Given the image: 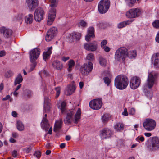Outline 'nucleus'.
<instances>
[{"label":"nucleus","instance_id":"f257e3e1","mask_svg":"<svg viewBox=\"0 0 159 159\" xmlns=\"http://www.w3.org/2000/svg\"><path fill=\"white\" fill-rule=\"evenodd\" d=\"M75 111L74 110H69L67 111L66 116L64 119V123L66 124H71L73 121L75 124L78 123L80 119L81 115V110L80 108H78L74 116V119L73 118V115Z\"/></svg>","mask_w":159,"mask_h":159},{"label":"nucleus","instance_id":"f03ea898","mask_svg":"<svg viewBox=\"0 0 159 159\" xmlns=\"http://www.w3.org/2000/svg\"><path fill=\"white\" fill-rule=\"evenodd\" d=\"M128 82V79L125 76L119 75L115 79V85L118 89H123L127 87Z\"/></svg>","mask_w":159,"mask_h":159},{"label":"nucleus","instance_id":"7ed1b4c3","mask_svg":"<svg viewBox=\"0 0 159 159\" xmlns=\"http://www.w3.org/2000/svg\"><path fill=\"white\" fill-rule=\"evenodd\" d=\"M127 55L128 49L125 47H121L116 51L115 58L118 61H124Z\"/></svg>","mask_w":159,"mask_h":159},{"label":"nucleus","instance_id":"20e7f679","mask_svg":"<svg viewBox=\"0 0 159 159\" xmlns=\"http://www.w3.org/2000/svg\"><path fill=\"white\" fill-rule=\"evenodd\" d=\"M110 4L109 0H101L98 5L99 12L101 14L105 13L108 11Z\"/></svg>","mask_w":159,"mask_h":159},{"label":"nucleus","instance_id":"39448f33","mask_svg":"<svg viewBox=\"0 0 159 159\" xmlns=\"http://www.w3.org/2000/svg\"><path fill=\"white\" fill-rule=\"evenodd\" d=\"M143 126L145 129L147 131H151L153 130L156 126L155 121L151 119H146L143 123Z\"/></svg>","mask_w":159,"mask_h":159},{"label":"nucleus","instance_id":"423d86ee","mask_svg":"<svg viewBox=\"0 0 159 159\" xmlns=\"http://www.w3.org/2000/svg\"><path fill=\"white\" fill-rule=\"evenodd\" d=\"M40 53V50L38 48H35L30 51L29 58L31 62L35 61L38 58Z\"/></svg>","mask_w":159,"mask_h":159},{"label":"nucleus","instance_id":"0eeeda50","mask_svg":"<svg viewBox=\"0 0 159 159\" xmlns=\"http://www.w3.org/2000/svg\"><path fill=\"white\" fill-rule=\"evenodd\" d=\"M93 68V64L91 62L85 63L80 68L81 73L84 75H87L92 71Z\"/></svg>","mask_w":159,"mask_h":159},{"label":"nucleus","instance_id":"6e6552de","mask_svg":"<svg viewBox=\"0 0 159 159\" xmlns=\"http://www.w3.org/2000/svg\"><path fill=\"white\" fill-rule=\"evenodd\" d=\"M102 105V102L101 98L92 100L89 103L90 107L94 110H98L100 109Z\"/></svg>","mask_w":159,"mask_h":159},{"label":"nucleus","instance_id":"1a4fd4ad","mask_svg":"<svg viewBox=\"0 0 159 159\" xmlns=\"http://www.w3.org/2000/svg\"><path fill=\"white\" fill-rule=\"evenodd\" d=\"M157 75V74L154 71L151 72L149 73L146 83V86L148 88H151L153 85Z\"/></svg>","mask_w":159,"mask_h":159},{"label":"nucleus","instance_id":"9d476101","mask_svg":"<svg viewBox=\"0 0 159 159\" xmlns=\"http://www.w3.org/2000/svg\"><path fill=\"white\" fill-rule=\"evenodd\" d=\"M44 11L41 8H37L35 11L34 18L35 20L38 22H40L43 19Z\"/></svg>","mask_w":159,"mask_h":159},{"label":"nucleus","instance_id":"9b49d317","mask_svg":"<svg viewBox=\"0 0 159 159\" xmlns=\"http://www.w3.org/2000/svg\"><path fill=\"white\" fill-rule=\"evenodd\" d=\"M141 11L139 8H133L129 10L126 14V16L129 18H135L140 16Z\"/></svg>","mask_w":159,"mask_h":159},{"label":"nucleus","instance_id":"f8f14e48","mask_svg":"<svg viewBox=\"0 0 159 159\" xmlns=\"http://www.w3.org/2000/svg\"><path fill=\"white\" fill-rule=\"evenodd\" d=\"M26 4L30 11H33L39 4L38 0H26Z\"/></svg>","mask_w":159,"mask_h":159},{"label":"nucleus","instance_id":"ddd939ff","mask_svg":"<svg viewBox=\"0 0 159 159\" xmlns=\"http://www.w3.org/2000/svg\"><path fill=\"white\" fill-rule=\"evenodd\" d=\"M130 83L131 88L134 89L137 88L140 84L141 80L139 77L134 76L131 79Z\"/></svg>","mask_w":159,"mask_h":159},{"label":"nucleus","instance_id":"4468645a","mask_svg":"<svg viewBox=\"0 0 159 159\" xmlns=\"http://www.w3.org/2000/svg\"><path fill=\"white\" fill-rule=\"evenodd\" d=\"M151 145L150 148L153 150L159 149V138L156 137H152V138Z\"/></svg>","mask_w":159,"mask_h":159},{"label":"nucleus","instance_id":"2eb2a0df","mask_svg":"<svg viewBox=\"0 0 159 159\" xmlns=\"http://www.w3.org/2000/svg\"><path fill=\"white\" fill-rule=\"evenodd\" d=\"M112 133L111 130L107 128H105L100 131V136L102 139L110 137Z\"/></svg>","mask_w":159,"mask_h":159},{"label":"nucleus","instance_id":"dca6fc26","mask_svg":"<svg viewBox=\"0 0 159 159\" xmlns=\"http://www.w3.org/2000/svg\"><path fill=\"white\" fill-rule=\"evenodd\" d=\"M84 48L86 50L91 51H94L96 50L97 48V43L96 42L94 41L89 44L85 43L84 45Z\"/></svg>","mask_w":159,"mask_h":159},{"label":"nucleus","instance_id":"f3484780","mask_svg":"<svg viewBox=\"0 0 159 159\" xmlns=\"http://www.w3.org/2000/svg\"><path fill=\"white\" fill-rule=\"evenodd\" d=\"M152 62L154 67L159 68V53H156L153 54L152 57Z\"/></svg>","mask_w":159,"mask_h":159},{"label":"nucleus","instance_id":"a211bd4d","mask_svg":"<svg viewBox=\"0 0 159 159\" xmlns=\"http://www.w3.org/2000/svg\"><path fill=\"white\" fill-rule=\"evenodd\" d=\"M0 33H3L4 37L8 38L11 36L12 31L11 29L2 27L0 28Z\"/></svg>","mask_w":159,"mask_h":159},{"label":"nucleus","instance_id":"6ab92c4d","mask_svg":"<svg viewBox=\"0 0 159 159\" xmlns=\"http://www.w3.org/2000/svg\"><path fill=\"white\" fill-rule=\"evenodd\" d=\"M94 32V28L93 27H91L89 28L88 34L85 37V40L87 41H90L91 38H94L95 36Z\"/></svg>","mask_w":159,"mask_h":159},{"label":"nucleus","instance_id":"aec40b11","mask_svg":"<svg viewBox=\"0 0 159 159\" xmlns=\"http://www.w3.org/2000/svg\"><path fill=\"white\" fill-rule=\"evenodd\" d=\"M62 120L60 119L55 122L54 127L53 131L55 132H57L61 129L62 126Z\"/></svg>","mask_w":159,"mask_h":159},{"label":"nucleus","instance_id":"412c9836","mask_svg":"<svg viewBox=\"0 0 159 159\" xmlns=\"http://www.w3.org/2000/svg\"><path fill=\"white\" fill-rule=\"evenodd\" d=\"M75 86L73 85H69L67 87L65 94L67 95H71L75 91Z\"/></svg>","mask_w":159,"mask_h":159},{"label":"nucleus","instance_id":"4be33fe9","mask_svg":"<svg viewBox=\"0 0 159 159\" xmlns=\"http://www.w3.org/2000/svg\"><path fill=\"white\" fill-rule=\"evenodd\" d=\"M52 65L54 68L57 70H61L62 68V64L59 61H54Z\"/></svg>","mask_w":159,"mask_h":159},{"label":"nucleus","instance_id":"5701e85b","mask_svg":"<svg viewBox=\"0 0 159 159\" xmlns=\"http://www.w3.org/2000/svg\"><path fill=\"white\" fill-rule=\"evenodd\" d=\"M52 47L48 48V50L43 53V58L45 61H46V60L49 58L50 55L52 53Z\"/></svg>","mask_w":159,"mask_h":159},{"label":"nucleus","instance_id":"b1692460","mask_svg":"<svg viewBox=\"0 0 159 159\" xmlns=\"http://www.w3.org/2000/svg\"><path fill=\"white\" fill-rule=\"evenodd\" d=\"M56 11L55 8H51L49 11L48 18L54 20L56 17Z\"/></svg>","mask_w":159,"mask_h":159},{"label":"nucleus","instance_id":"393cba45","mask_svg":"<svg viewBox=\"0 0 159 159\" xmlns=\"http://www.w3.org/2000/svg\"><path fill=\"white\" fill-rule=\"evenodd\" d=\"M71 38L73 41L79 40L81 37V34L78 32H74L71 35Z\"/></svg>","mask_w":159,"mask_h":159},{"label":"nucleus","instance_id":"a878e982","mask_svg":"<svg viewBox=\"0 0 159 159\" xmlns=\"http://www.w3.org/2000/svg\"><path fill=\"white\" fill-rule=\"evenodd\" d=\"M41 124L42 127L46 131H47L49 126L47 120L46 118H43Z\"/></svg>","mask_w":159,"mask_h":159},{"label":"nucleus","instance_id":"bb28decb","mask_svg":"<svg viewBox=\"0 0 159 159\" xmlns=\"http://www.w3.org/2000/svg\"><path fill=\"white\" fill-rule=\"evenodd\" d=\"M33 20V16L32 14H29L25 16V21L27 24H31Z\"/></svg>","mask_w":159,"mask_h":159},{"label":"nucleus","instance_id":"cd10ccee","mask_svg":"<svg viewBox=\"0 0 159 159\" xmlns=\"http://www.w3.org/2000/svg\"><path fill=\"white\" fill-rule=\"evenodd\" d=\"M48 98H45L44 99V108L46 111H48L50 108V104Z\"/></svg>","mask_w":159,"mask_h":159},{"label":"nucleus","instance_id":"c85d7f7f","mask_svg":"<svg viewBox=\"0 0 159 159\" xmlns=\"http://www.w3.org/2000/svg\"><path fill=\"white\" fill-rule=\"evenodd\" d=\"M132 21L131 20H129L121 22L118 25V27L119 28H122L125 26L131 23Z\"/></svg>","mask_w":159,"mask_h":159},{"label":"nucleus","instance_id":"c756f323","mask_svg":"<svg viewBox=\"0 0 159 159\" xmlns=\"http://www.w3.org/2000/svg\"><path fill=\"white\" fill-rule=\"evenodd\" d=\"M124 125L120 123H116L114 126L115 129L117 131H120L123 129Z\"/></svg>","mask_w":159,"mask_h":159},{"label":"nucleus","instance_id":"7c9ffc66","mask_svg":"<svg viewBox=\"0 0 159 159\" xmlns=\"http://www.w3.org/2000/svg\"><path fill=\"white\" fill-rule=\"evenodd\" d=\"M47 33L54 37L57 34V29L56 28L53 27L50 28Z\"/></svg>","mask_w":159,"mask_h":159},{"label":"nucleus","instance_id":"2f4dec72","mask_svg":"<svg viewBox=\"0 0 159 159\" xmlns=\"http://www.w3.org/2000/svg\"><path fill=\"white\" fill-rule=\"evenodd\" d=\"M23 81V78L21 74H19L15 79L14 84L15 85L19 84Z\"/></svg>","mask_w":159,"mask_h":159},{"label":"nucleus","instance_id":"473e14b6","mask_svg":"<svg viewBox=\"0 0 159 159\" xmlns=\"http://www.w3.org/2000/svg\"><path fill=\"white\" fill-rule=\"evenodd\" d=\"M32 63V64L30 66L28 67H26V70L29 72H30L33 71L37 65L36 62H33Z\"/></svg>","mask_w":159,"mask_h":159},{"label":"nucleus","instance_id":"72a5a7b5","mask_svg":"<svg viewBox=\"0 0 159 159\" xmlns=\"http://www.w3.org/2000/svg\"><path fill=\"white\" fill-rule=\"evenodd\" d=\"M99 61L100 65L102 66H106L107 61V60L102 57H101L99 58Z\"/></svg>","mask_w":159,"mask_h":159},{"label":"nucleus","instance_id":"f704fd0d","mask_svg":"<svg viewBox=\"0 0 159 159\" xmlns=\"http://www.w3.org/2000/svg\"><path fill=\"white\" fill-rule=\"evenodd\" d=\"M75 62L74 61L71 60L69 61L68 62V68H67L68 71L70 72L72 70V67L74 66Z\"/></svg>","mask_w":159,"mask_h":159},{"label":"nucleus","instance_id":"c9c22d12","mask_svg":"<svg viewBox=\"0 0 159 159\" xmlns=\"http://www.w3.org/2000/svg\"><path fill=\"white\" fill-rule=\"evenodd\" d=\"M17 128L19 131H23L24 129V126L22 122L20 121H17Z\"/></svg>","mask_w":159,"mask_h":159},{"label":"nucleus","instance_id":"e433bc0d","mask_svg":"<svg viewBox=\"0 0 159 159\" xmlns=\"http://www.w3.org/2000/svg\"><path fill=\"white\" fill-rule=\"evenodd\" d=\"M13 75V72L11 70H9L6 71L4 73V77L6 78H9Z\"/></svg>","mask_w":159,"mask_h":159},{"label":"nucleus","instance_id":"4c0bfd02","mask_svg":"<svg viewBox=\"0 0 159 159\" xmlns=\"http://www.w3.org/2000/svg\"><path fill=\"white\" fill-rule=\"evenodd\" d=\"M136 51L135 50H133L128 53L127 56L130 58H135L136 56Z\"/></svg>","mask_w":159,"mask_h":159},{"label":"nucleus","instance_id":"58836bf2","mask_svg":"<svg viewBox=\"0 0 159 159\" xmlns=\"http://www.w3.org/2000/svg\"><path fill=\"white\" fill-rule=\"evenodd\" d=\"M23 17V14L19 13L13 19V21L16 22L20 21L22 19Z\"/></svg>","mask_w":159,"mask_h":159},{"label":"nucleus","instance_id":"ea45409f","mask_svg":"<svg viewBox=\"0 0 159 159\" xmlns=\"http://www.w3.org/2000/svg\"><path fill=\"white\" fill-rule=\"evenodd\" d=\"M86 59L87 60L90 61H93L95 59V57L93 54L92 53H90L88 54L86 57Z\"/></svg>","mask_w":159,"mask_h":159},{"label":"nucleus","instance_id":"a19ab883","mask_svg":"<svg viewBox=\"0 0 159 159\" xmlns=\"http://www.w3.org/2000/svg\"><path fill=\"white\" fill-rule=\"evenodd\" d=\"M66 107V103L65 101L62 102L61 104L60 108L61 112L63 113L64 112L65 110Z\"/></svg>","mask_w":159,"mask_h":159},{"label":"nucleus","instance_id":"79ce46f5","mask_svg":"<svg viewBox=\"0 0 159 159\" xmlns=\"http://www.w3.org/2000/svg\"><path fill=\"white\" fill-rule=\"evenodd\" d=\"M109 117L110 116L108 114H105L102 116V119L103 122L105 123L108 121Z\"/></svg>","mask_w":159,"mask_h":159},{"label":"nucleus","instance_id":"37998d69","mask_svg":"<svg viewBox=\"0 0 159 159\" xmlns=\"http://www.w3.org/2000/svg\"><path fill=\"white\" fill-rule=\"evenodd\" d=\"M47 1H50L51 4H50L51 7H52L51 8H53L54 7L57 6V0H46Z\"/></svg>","mask_w":159,"mask_h":159},{"label":"nucleus","instance_id":"c03bdc74","mask_svg":"<svg viewBox=\"0 0 159 159\" xmlns=\"http://www.w3.org/2000/svg\"><path fill=\"white\" fill-rule=\"evenodd\" d=\"M126 3L129 6H132L136 2V0H125Z\"/></svg>","mask_w":159,"mask_h":159},{"label":"nucleus","instance_id":"a18cd8bd","mask_svg":"<svg viewBox=\"0 0 159 159\" xmlns=\"http://www.w3.org/2000/svg\"><path fill=\"white\" fill-rule=\"evenodd\" d=\"M54 37L52 35H50L47 33L45 37V39L47 42H49Z\"/></svg>","mask_w":159,"mask_h":159},{"label":"nucleus","instance_id":"49530a36","mask_svg":"<svg viewBox=\"0 0 159 159\" xmlns=\"http://www.w3.org/2000/svg\"><path fill=\"white\" fill-rule=\"evenodd\" d=\"M153 26L156 28H159V20H155L152 23Z\"/></svg>","mask_w":159,"mask_h":159},{"label":"nucleus","instance_id":"de8ad7c7","mask_svg":"<svg viewBox=\"0 0 159 159\" xmlns=\"http://www.w3.org/2000/svg\"><path fill=\"white\" fill-rule=\"evenodd\" d=\"M33 147V145H30L28 147L24 149V151L27 153H29Z\"/></svg>","mask_w":159,"mask_h":159},{"label":"nucleus","instance_id":"09e8293b","mask_svg":"<svg viewBox=\"0 0 159 159\" xmlns=\"http://www.w3.org/2000/svg\"><path fill=\"white\" fill-rule=\"evenodd\" d=\"M146 96L149 99L152 98L153 97L152 93L149 91L145 93Z\"/></svg>","mask_w":159,"mask_h":159},{"label":"nucleus","instance_id":"8fccbe9b","mask_svg":"<svg viewBox=\"0 0 159 159\" xmlns=\"http://www.w3.org/2000/svg\"><path fill=\"white\" fill-rule=\"evenodd\" d=\"M55 90L56 92V97L57 98L60 93V89L59 87H57L55 88Z\"/></svg>","mask_w":159,"mask_h":159},{"label":"nucleus","instance_id":"3c124183","mask_svg":"<svg viewBox=\"0 0 159 159\" xmlns=\"http://www.w3.org/2000/svg\"><path fill=\"white\" fill-rule=\"evenodd\" d=\"M80 25L82 27H85L87 26V23L85 21L82 20L80 21Z\"/></svg>","mask_w":159,"mask_h":159},{"label":"nucleus","instance_id":"603ef678","mask_svg":"<svg viewBox=\"0 0 159 159\" xmlns=\"http://www.w3.org/2000/svg\"><path fill=\"white\" fill-rule=\"evenodd\" d=\"M107 43V41L106 40H103L101 43V47L102 48H105L106 45Z\"/></svg>","mask_w":159,"mask_h":159},{"label":"nucleus","instance_id":"864d4df0","mask_svg":"<svg viewBox=\"0 0 159 159\" xmlns=\"http://www.w3.org/2000/svg\"><path fill=\"white\" fill-rule=\"evenodd\" d=\"M54 20L48 18L47 21V24L48 25H51L54 21Z\"/></svg>","mask_w":159,"mask_h":159},{"label":"nucleus","instance_id":"5fc2aeb1","mask_svg":"<svg viewBox=\"0 0 159 159\" xmlns=\"http://www.w3.org/2000/svg\"><path fill=\"white\" fill-rule=\"evenodd\" d=\"M129 115H134L135 113V110L133 108H131L129 111Z\"/></svg>","mask_w":159,"mask_h":159},{"label":"nucleus","instance_id":"6e6d98bb","mask_svg":"<svg viewBox=\"0 0 159 159\" xmlns=\"http://www.w3.org/2000/svg\"><path fill=\"white\" fill-rule=\"evenodd\" d=\"M104 80L105 83L108 85L110 82L109 79L108 78L105 77L104 78Z\"/></svg>","mask_w":159,"mask_h":159},{"label":"nucleus","instance_id":"4d7b16f0","mask_svg":"<svg viewBox=\"0 0 159 159\" xmlns=\"http://www.w3.org/2000/svg\"><path fill=\"white\" fill-rule=\"evenodd\" d=\"M124 141L122 140H120L117 142V145L120 146L121 145L124 144Z\"/></svg>","mask_w":159,"mask_h":159},{"label":"nucleus","instance_id":"13d9d810","mask_svg":"<svg viewBox=\"0 0 159 159\" xmlns=\"http://www.w3.org/2000/svg\"><path fill=\"white\" fill-rule=\"evenodd\" d=\"M100 28H103L104 27V25H105V24L103 22H99L98 23L97 25Z\"/></svg>","mask_w":159,"mask_h":159},{"label":"nucleus","instance_id":"bf43d9fd","mask_svg":"<svg viewBox=\"0 0 159 159\" xmlns=\"http://www.w3.org/2000/svg\"><path fill=\"white\" fill-rule=\"evenodd\" d=\"M35 156L38 158L40 157L41 154V152L39 151L36 152L34 154Z\"/></svg>","mask_w":159,"mask_h":159},{"label":"nucleus","instance_id":"052dcab7","mask_svg":"<svg viewBox=\"0 0 159 159\" xmlns=\"http://www.w3.org/2000/svg\"><path fill=\"white\" fill-rule=\"evenodd\" d=\"M156 41L159 43V31L157 32L155 38Z\"/></svg>","mask_w":159,"mask_h":159},{"label":"nucleus","instance_id":"680f3d73","mask_svg":"<svg viewBox=\"0 0 159 159\" xmlns=\"http://www.w3.org/2000/svg\"><path fill=\"white\" fill-rule=\"evenodd\" d=\"M122 114L123 115L125 116H127L128 115L127 109L126 108H125L124 111L122 112Z\"/></svg>","mask_w":159,"mask_h":159},{"label":"nucleus","instance_id":"e2e57ef3","mask_svg":"<svg viewBox=\"0 0 159 159\" xmlns=\"http://www.w3.org/2000/svg\"><path fill=\"white\" fill-rule=\"evenodd\" d=\"M69 57H63L61 58L62 60L65 62H66V61L69 60Z\"/></svg>","mask_w":159,"mask_h":159},{"label":"nucleus","instance_id":"0e129e2a","mask_svg":"<svg viewBox=\"0 0 159 159\" xmlns=\"http://www.w3.org/2000/svg\"><path fill=\"white\" fill-rule=\"evenodd\" d=\"M6 54V52L5 51H2L0 52V57H2L4 56Z\"/></svg>","mask_w":159,"mask_h":159},{"label":"nucleus","instance_id":"69168bd1","mask_svg":"<svg viewBox=\"0 0 159 159\" xmlns=\"http://www.w3.org/2000/svg\"><path fill=\"white\" fill-rule=\"evenodd\" d=\"M17 151L14 150L12 152V156L14 157H16L17 156Z\"/></svg>","mask_w":159,"mask_h":159},{"label":"nucleus","instance_id":"338daca9","mask_svg":"<svg viewBox=\"0 0 159 159\" xmlns=\"http://www.w3.org/2000/svg\"><path fill=\"white\" fill-rule=\"evenodd\" d=\"M103 48L104 49V50L106 52H109L110 50V48L107 46H105V48Z\"/></svg>","mask_w":159,"mask_h":159},{"label":"nucleus","instance_id":"774afa93","mask_svg":"<svg viewBox=\"0 0 159 159\" xmlns=\"http://www.w3.org/2000/svg\"><path fill=\"white\" fill-rule=\"evenodd\" d=\"M144 135L147 137H149L152 135V134L150 133H145Z\"/></svg>","mask_w":159,"mask_h":159}]
</instances>
